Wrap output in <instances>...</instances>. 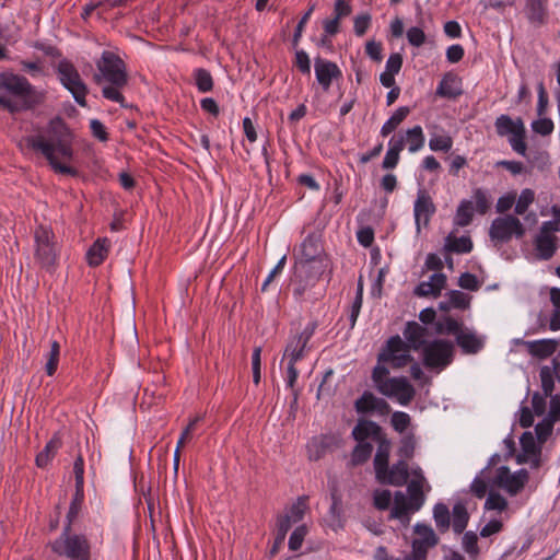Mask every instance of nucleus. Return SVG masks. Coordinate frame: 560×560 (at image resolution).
Here are the masks:
<instances>
[{
    "mask_svg": "<svg viewBox=\"0 0 560 560\" xmlns=\"http://www.w3.org/2000/svg\"><path fill=\"white\" fill-rule=\"evenodd\" d=\"M323 253L322 234L318 231H314L301 243L299 261L322 262Z\"/></svg>",
    "mask_w": 560,
    "mask_h": 560,
    "instance_id": "obj_13",
    "label": "nucleus"
},
{
    "mask_svg": "<svg viewBox=\"0 0 560 560\" xmlns=\"http://www.w3.org/2000/svg\"><path fill=\"white\" fill-rule=\"evenodd\" d=\"M195 84L199 92L207 93L213 89V78L207 69L197 68L194 70Z\"/></svg>",
    "mask_w": 560,
    "mask_h": 560,
    "instance_id": "obj_40",
    "label": "nucleus"
},
{
    "mask_svg": "<svg viewBox=\"0 0 560 560\" xmlns=\"http://www.w3.org/2000/svg\"><path fill=\"white\" fill-rule=\"evenodd\" d=\"M462 94L460 79L452 72L445 73L436 88L435 95L443 98L456 100Z\"/></svg>",
    "mask_w": 560,
    "mask_h": 560,
    "instance_id": "obj_17",
    "label": "nucleus"
},
{
    "mask_svg": "<svg viewBox=\"0 0 560 560\" xmlns=\"http://www.w3.org/2000/svg\"><path fill=\"white\" fill-rule=\"evenodd\" d=\"M433 518L440 533H445L451 526L450 511L446 504L439 502L433 508Z\"/></svg>",
    "mask_w": 560,
    "mask_h": 560,
    "instance_id": "obj_38",
    "label": "nucleus"
},
{
    "mask_svg": "<svg viewBox=\"0 0 560 560\" xmlns=\"http://www.w3.org/2000/svg\"><path fill=\"white\" fill-rule=\"evenodd\" d=\"M335 444V438L331 435L322 434L314 436L307 444V457L312 462H317L323 458L327 452Z\"/></svg>",
    "mask_w": 560,
    "mask_h": 560,
    "instance_id": "obj_22",
    "label": "nucleus"
},
{
    "mask_svg": "<svg viewBox=\"0 0 560 560\" xmlns=\"http://www.w3.org/2000/svg\"><path fill=\"white\" fill-rule=\"evenodd\" d=\"M293 524L294 523L285 514H280L277 516L276 535L278 542H284L287 534Z\"/></svg>",
    "mask_w": 560,
    "mask_h": 560,
    "instance_id": "obj_55",
    "label": "nucleus"
},
{
    "mask_svg": "<svg viewBox=\"0 0 560 560\" xmlns=\"http://www.w3.org/2000/svg\"><path fill=\"white\" fill-rule=\"evenodd\" d=\"M351 435L357 442H365L369 438L378 441L386 434L378 423L372 420H360L353 428Z\"/></svg>",
    "mask_w": 560,
    "mask_h": 560,
    "instance_id": "obj_19",
    "label": "nucleus"
},
{
    "mask_svg": "<svg viewBox=\"0 0 560 560\" xmlns=\"http://www.w3.org/2000/svg\"><path fill=\"white\" fill-rule=\"evenodd\" d=\"M524 234L525 229L522 222L520 219L511 214L495 218L489 229V236L491 241L500 244L508 243L511 241L513 235L521 238Z\"/></svg>",
    "mask_w": 560,
    "mask_h": 560,
    "instance_id": "obj_9",
    "label": "nucleus"
},
{
    "mask_svg": "<svg viewBox=\"0 0 560 560\" xmlns=\"http://www.w3.org/2000/svg\"><path fill=\"white\" fill-rule=\"evenodd\" d=\"M363 303V280L362 277L359 278L358 288L355 292L354 300L351 304L350 314H349V323L350 328L352 329L355 326L357 319L359 317L361 307Z\"/></svg>",
    "mask_w": 560,
    "mask_h": 560,
    "instance_id": "obj_41",
    "label": "nucleus"
},
{
    "mask_svg": "<svg viewBox=\"0 0 560 560\" xmlns=\"http://www.w3.org/2000/svg\"><path fill=\"white\" fill-rule=\"evenodd\" d=\"M316 80L324 92H328L334 80L342 78V72L334 61L317 57L314 63Z\"/></svg>",
    "mask_w": 560,
    "mask_h": 560,
    "instance_id": "obj_12",
    "label": "nucleus"
},
{
    "mask_svg": "<svg viewBox=\"0 0 560 560\" xmlns=\"http://www.w3.org/2000/svg\"><path fill=\"white\" fill-rule=\"evenodd\" d=\"M537 257L541 260H549L558 249L557 237L555 235L538 234L534 241Z\"/></svg>",
    "mask_w": 560,
    "mask_h": 560,
    "instance_id": "obj_26",
    "label": "nucleus"
},
{
    "mask_svg": "<svg viewBox=\"0 0 560 560\" xmlns=\"http://www.w3.org/2000/svg\"><path fill=\"white\" fill-rule=\"evenodd\" d=\"M406 143L408 144V150L411 153H415L423 148L424 145V135L421 126L417 125L406 131L405 136Z\"/></svg>",
    "mask_w": 560,
    "mask_h": 560,
    "instance_id": "obj_37",
    "label": "nucleus"
},
{
    "mask_svg": "<svg viewBox=\"0 0 560 560\" xmlns=\"http://www.w3.org/2000/svg\"><path fill=\"white\" fill-rule=\"evenodd\" d=\"M382 479H377V481L382 485H392L396 487L404 486L409 477L408 464L404 459H399L390 468H387V471L381 476Z\"/></svg>",
    "mask_w": 560,
    "mask_h": 560,
    "instance_id": "obj_18",
    "label": "nucleus"
},
{
    "mask_svg": "<svg viewBox=\"0 0 560 560\" xmlns=\"http://www.w3.org/2000/svg\"><path fill=\"white\" fill-rule=\"evenodd\" d=\"M453 147V139L448 135H433L429 141L432 151L448 152Z\"/></svg>",
    "mask_w": 560,
    "mask_h": 560,
    "instance_id": "obj_51",
    "label": "nucleus"
},
{
    "mask_svg": "<svg viewBox=\"0 0 560 560\" xmlns=\"http://www.w3.org/2000/svg\"><path fill=\"white\" fill-rule=\"evenodd\" d=\"M524 13L530 25L541 27L548 22V0H525Z\"/></svg>",
    "mask_w": 560,
    "mask_h": 560,
    "instance_id": "obj_15",
    "label": "nucleus"
},
{
    "mask_svg": "<svg viewBox=\"0 0 560 560\" xmlns=\"http://www.w3.org/2000/svg\"><path fill=\"white\" fill-rule=\"evenodd\" d=\"M553 128L555 125L550 118L542 117L532 122L533 131L544 137L551 135Z\"/></svg>",
    "mask_w": 560,
    "mask_h": 560,
    "instance_id": "obj_61",
    "label": "nucleus"
},
{
    "mask_svg": "<svg viewBox=\"0 0 560 560\" xmlns=\"http://www.w3.org/2000/svg\"><path fill=\"white\" fill-rule=\"evenodd\" d=\"M541 388L545 396H551L555 388L553 374L549 366H542L539 372Z\"/></svg>",
    "mask_w": 560,
    "mask_h": 560,
    "instance_id": "obj_58",
    "label": "nucleus"
},
{
    "mask_svg": "<svg viewBox=\"0 0 560 560\" xmlns=\"http://www.w3.org/2000/svg\"><path fill=\"white\" fill-rule=\"evenodd\" d=\"M377 397L365 390L363 394L355 400L354 408L359 413H371L374 412V406Z\"/></svg>",
    "mask_w": 560,
    "mask_h": 560,
    "instance_id": "obj_45",
    "label": "nucleus"
},
{
    "mask_svg": "<svg viewBox=\"0 0 560 560\" xmlns=\"http://www.w3.org/2000/svg\"><path fill=\"white\" fill-rule=\"evenodd\" d=\"M447 296L454 308L466 310L470 305L471 298L459 290H451Z\"/></svg>",
    "mask_w": 560,
    "mask_h": 560,
    "instance_id": "obj_56",
    "label": "nucleus"
},
{
    "mask_svg": "<svg viewBox=\"0 0 560 560\" xmlns=\"http://www.w3.org/2000/svg\"><path fill=\"white\" fill-rule=\"evenodd\" d=\"M421 350L422 363L429 370L441 372L454 361L455 347L450 340L434 339Z\"/></svg>",
    "mask_w": 560,
    "mask_h": 560,
    "instance_id": "obj_5",
    "label": "nucleus"
},
{
    "mask_svg": "<svg viewBox=\"0 0 560 560\" xmlns=\"http://www.w3.org/2000/svg\"><path fill=\"white\" fill-rule=\"evenodd\" d=\"M413 533L416 538L412 540V559L406 557L405 560H425L429 549L439 544V537L431 526L423 523H417Z\"/></svg>",
    "mask_w": 560,
    "mask_h": 560,
    "instance_id": "obj_10",
    "label": "nucleus"
},
{
    "mask_svg": "<svg viewBox=\"0 0 560 560\" xmlns=\"http://www.w3.org/2000/svg\"><path fill=\"white\" fill-rule=\"evenodd\" d=\"M416 450V440L412 434H408L401 438L400 445L398 447V456L400 459H404L407 462V459H410L413 457Z\"/></svg>",
    "mask_w": 560,
    "mask_h": 560,
    "instance_id": "obj_50",
    "label": "nucleus"
},
{
    "mask_svg": "<svg viewBox=\"0 0 560 560\" xmlns=\"http://www.w3.org/2000/svg\"><path fill=\"white\" fill-rule=\"evenodd\" d=\"M373 452V445L370 442H358L351 452L350 464L352 467L366 463Z\"/></svg>",
    "mask_w": 560,
    "mask_h": 560,
    "instance_id": "obj_35",
    "label": "nucleus"
},
{
    "mask_svg": "<svg viewBox=\"0 0 560 560\" xmlns=\"http://www.w3.org/2000/svg\"><path fill=\"white\" fill-rule=\"evenodd\" d=\"M456 343L465 354H476L485 347V340L467 328L457 334Z\"/></svg>",
    "mask_w": 560,
    "mask_h": 560,
    "instance_id": "obj_20",
    "label": "nucleus"
},
{
    "mask_svg": "<svg viewBox=\"0 0 560 560\" xmlns=\"http://www.w3.org/2000/svg\"><path fill=\"white\" fill-rule=\"evenodd\" d=\"M408 43L411 46L420 47L425 43L427 36L422 28L418 26L410 27L406 33Z\"/></svg>",
    "mask_w": 560,
    "mask_h": 560,
    "instance_id": "obj_64",
    "label": "nucleus"
},
{
    "mask_svg": "<svg viewBox=\"0 0 560 560\" xmlns=\"http://www.w3.org/2000/svg\"><path fill=\"white\" fill-rule=\"evenodd\" d=\"M534 199L535 194L532 189H523L515 205V213L520 215L524 214L528 207L533 203Z\"/></svg>",
    "mask_w": 560,
    "mask_h": 560,
    "instance_id": "obj_54",
    "label": "nucleus"
},
{
    "mask_svg": "<svg viewBox=\"0 0 560 560\" xmlns=\"http://www.w3.org/2000/svg\"><path fill=\"white\" fill-rule=\"evenodd\" d=\"M0 89L5 90L16 100L0 95V107L11 115L32 110L45 100V93L38 91L24 75L12 71L0 73Z\"/></svg>",
    "mask_w": 560,
    "mask_h": 560,
    "instance_id": "obj_2",
    "label": "nucleus"
},
{
    "mask_svg": "<svg viewBox=\"0 0 560 560\" xmlns=\"http://www.w3.org/2000/svg\"><path fill=\"white\" fill-rule=\"evenodd\" d=\"M36 264L47 272L52 273L57 267L58 253L52 230L39 225L34 232Z\"/></svg>",
    "mask_w": 560,
    "mask_h": 560,
    "instance_id": "obj_3",
    "label": "nucleus"
},
{
    "mask_svg": "<svg viewBox=\"0 0 560 560\" xmlns=\"http://www.w3.org/2000/svg\"><path fill=\"white\" fill-rule=\"evenodd\" d=\"M555 422L545 418L540 422H538L535 427V433L539 444H544L549 436L552 434Z\"/></svg>",
    "mask_w": 560,
    "mask_h": 560,
    "instance_id": "obj_57",
    "label": "nucleus"
},
{
    "mask_svg": "<svg viewBox=\"0 0 560 560\" xmlns=\"http://www.w3.org/2000/svg\"><path fill=\"white\" fill-rule=\"evenodd\" d=\"M52 550L58 556H63L72 560H89L91 556V545L83 534H73L66 532V526L58 539L52 544Z\"/></svg>",
    "mask_w": 560,
    "mask_h": 560,
    "instance_id": "obj_4",
    "label": "nucleus"
},
{
    "mask_svg": "<svg viewBox=\"0 0 560 560\" xmlns=\"http://www.w3.org/2000/svg\"><path fill=\"white\" fill-rule=\"evenodd\" d=\"M108 254L107 240H96L86 253V261L91 267H97L106 259Z\"/></svg>",
    "mask_w": 560,
    "mask_h": 560,
    "instance_id": "obj_31",
    "label": "nucleus"
},
{
    "mask_svg": "<svg viewBox=\"0 0 560 560\" xmlns=\"http://www.w3.org/2000/svg\"><path fill=\"white\" fill-rule=\"evenodd\" d=\"M323 271V261H296L294 273L296 278H303L304 280L315 284Z\"/></svg>",
    "mask_w": 560,
    "mask_h": 560,
    "instance_id": "obj_27",
    "label": "nucleus"
},
{
    "mask_svg": "<svg viewBox=\"0 0 560 560\" xmlns=\"http://www.w3.org/2000/svg\"><path fill=\"white\" fill-rule=\"evenodd\" d=\"M59 357H60V345L57 340H54L50 343V350H49L47 362L45 365V371L48 376H52L56 373V371L58 369Z\"/></svg>",
    "mask_w": 560,
    "mask_h": 560,
    "instance_id": "obj_48",
    "label": "nucleus"
},
{
    "mask_svg": "<svg viewBox=\"0 0 560 560\" xmlns=\"http://www.w3.org/2000/svg\"><path fill=\"white\" fill-rule=\"evenodd\" d=\"M47 136L34 135L25 138L26 147L36 153L42 154L48 162L51 170L57 174L75 177L79 171L62 161L73 159V135L60 116L51 118L46 128Z\"/></svg>",
    "mask_w": 560,
    "mask_h": 560,
    "instance_id": "obj_1",
    "label": "nucleus"
},
{
    "mask_svg": "<svg viewBox=\"0 0 560 560\" xmlns=\"http://www.w3.org/2000/svg\"><path fill=\"white\" fill-rule=\"evenodd\" d=\"M371 15L369 13H363L360 15H357L353 21V31L354 34L359 37H362L365 35L366 31L369 30L371 25Z\"/></svg>",
    "mask_w": 560,
    "mask_h": 560,
    "instance_id": "obj_62",
    "label": "nucleus"
},
{
    "mask_svg": "<svg viewBox=\"0 0 560 560\" xmlns=\"http://www.w3.org/2000/svg\"><path fill=\"white\" fill-rule=\"evenodd\" d=\"M413 475L416 476V478L412 479L407 486V498L411 500L413 511H419L425 501V495L422 490L424 477L420 468L415 470Z\"/></svg>",
    "mask_w": 560,
    "mask_h": 560,
    "instance_id": "obj_23",
    "label": "nucleus"
},
{
    "mask_svg": "<svg viewBox=\"0 0 560 560\" xmlns=\"http://www.w3.org/2000/svg\"><path fill=\"white\" fill-rule=\"evenodd\" d=\"M390 424L398 433H404L411 424V418L407 412L394 411L390 418Z\"/></svg>",
    "mask_w": 560,
    "mask_h": 560,
    "instance_id": "obj_53",
    "label": "nucleus"
},
{
    "mask_svg": "<svg viewBox=\"0 0 560 560\" xmlns=\"http://www.w3.org/2000/svg\"><path fill=\"white\" fill-rule=\"evenodd\" d=\"M474 207L470 200H462L456 210V224L467 226L472 221Z\"/></svg>",
    "mask_w": 560,
    "mask_h": 560,
    "instance_id": "obj_43",
    "label": "nucleus"
},
{
    "mask_svg": "<svg viewBox=\"0 0 560 560\" xmlns=\"http://www.w3.org/2000/svg\"><path fill=\"white\" fill-rule=\"evenodd\" d=\"M469 514L464 503L457 502L453 506V530L456 534H462L467 527Z\"/></svg>",
    "mask_w": 560,
    "mask_h": 560,
    "instance_id": "obj_36",
    "label": "nucleus"
},
{
    "mask_svg": "<svg viewBox=\"0 0 560 560\" xmlns=\"http://www.w3.org/2000/svg\"><path fill=\"white\" fill-rule=\"evenodd\" d=\"M509 143L511 148L520 155L525 156L527 152L526 144V129L523 125L518 126V129L509 136Z\"/></svg>",
    "mask_w": 560,
    "mask_h": 560,
    "instance_id": "obj_39",
    "label": "nucleus"
},
{
    "mask_svg": "<svg viewBox=\"0 0 560 560\" xmlns=\"http://www.w3.org/2000/svg\"><path fill=\"white\" fill-rule=\"evenodd\" d=\"M524 121L521 117L512 119L509 115L502 114L497 117L494 121L495 132L500 137H506L512 135L518 129V126H523Z\"/></svg>",
    "mask_w": 560,
    "mask_h": 560,
    "instance_id": "obj_32",
    "label": "nucleus"
},
{
    "mask_svg": "<svg viewBox=\"0 0 560 560\" xmlns=\"http://www.w3.org/2000/svg\"><path fill=\"white\" fill-rule=\"evenodd\" d=\"M532 544H533L532 537H525L523 539H518L510 548L504 550V552L502 553V558L522 557L524 555V552L530 548Z\"/></svg>",
    "mask_w": 560,
    "mask_h": 560,
    "instance_id": "obj_49",
    "label": "nucleus"
},
{
    "mask_svg": "<svg viewBox=\"0 0 560 560\" xmlns=\"http://www.w3.org/2000/svg\"><path fill=\"white\" fill-rule=\"evenodd\" d=\"M410 108L408 106L398 107L393 115L383 124L381 128V135L383 137H387L392 133L410 114Z\"/></svg>",
    "mask_w": 560,
    "mask_h": 560,
    "instance_id": "obj_34",
    "label": "nucleus"
},
{
    "mask_svg": "<svg viewBox=\"0 0 560 560\" xmlns=\"http://www.w3.org/2000/svg\"><path fill=\"white\" fill-rule=\"evenodd\" d=\"M528 479L529 474L525 468L512 474L508 466H501L497 470L494 482L506 490L509 494L516 495L524 489Z\"/></svg>",
    "mask_w": 560,
    "mask_h": 560,
    "instance_id": "obj_11",
    "label": "nucleus"
},
{
    "mask_svg": "<svg viewBox=\"0 0 560 560\" xmlns=\"http://www.w3.org/2000/svg\"><path fill=\"white\" fill-rule=\"evenodd\" d=\"M392 502V493L387 489L376 490L373 495V504L380 511H385Z\"/></svg>",
    "mask_w": 560,
    "mask_h": 560,
    "instance_id": "obj_59",
    "label": "nucleus"
},
{
    "mask_svg": "<svg viewBox=\"0 0 560 560\" xmlns=\"http://www.w3.org/2000/svg\"><path fill=\"white\" fill-rule=\"evenodd\" d=\"M435 205L425 189H419L417 192V199L413 206V214L418 230L422 223L427 226L430 222L431 217L435 213Z\"/></svg>",
    "mask_w": 560,
    "mask_h": 560,
    "instance_id": "obj_14",
    "label": "nucleus"
},
{
    "mask_svg": "<svg viewBox=\"0 0 560 560\" xmlns=\"http://www.w3.org/2000/svg\"><path fill=\"white\" fill-rule=\"evenodd\" d=\"M415 387L405 377L399 386V389H397V393L393 396V398H396L400 405L407 406L415 398Z\"/></svg>",
    "mask_w": 560,
    "mask_h": 560,
    "instance_id": "obj_47",
    "label": "nucleus"
},
{
    "mask_svg": "<svg viewBox=\"0 0 560 560\" xmlns=\"http://www.w3.org/2000/svg\"><path fill=\"white\" fill-rule=\"evenodd\" d=\"M472 241L469 236L455 237L450 234L445 238L443 250L447 254H468L472 250Z\"/></svg>",
    "mask_w": 560,
    "mask_h": 560,
    "instance_id": "obj_30",
    "label": "nucleus"
},
{
    "mask_svg": "<svg viewBox=\"0 0 560 560\" xmlns=\"http://www.w3.org/2000/svg\"><path fill=\"white\" fill-rule=\"evenodd\" d=\"M307 497H299L298 500L285 511V515L295 524L303 520L307 510Z\"/></svg>",
    "mask_w": 560,
    "mask_h": 560,
    "instance_id": "obj_42",
    "label": "nucleus"
},
{
    "mask_svg": "<svg viewBox=\"0 0 560 560\" xmlns=\"http://www.w3.org/2000/svg\"><path fill=\"white\" fill-rule=\"evenodd\" d=\"M378 447L374 457V470L376 479H382L381 476L387 471L388 460L390 454V441L384 435L381 440L376 441Z\"/></svg>",
    "mask_w": 560,
    "mask_h": 560,
    "instance_id": "obj_25",
    "label": "nucleus"
},
{
    "mask_svg": "<svg viewBox=\"0 0 560 560\" xmlns=\"http://www.w3.org/2000/svg\"><path fill=\"white\" fill-rule=\"evenodd\" d=\"M84 503V487H75L73 497L71 499L68 513L66 515V521L63 526H66V532L72 530V525L79 517L82 506Z\"/></svg>",
    "mask_w": 560,
    "mask_h": 560,
    "instance_id": "obj_28",
    "label": "nucleus"
},
{
    "mask_svg": "<svg viewBox=\"0 0 560 560\" xmlns=\"http://www.w3.org/2000/svg\"><path fill=\"white\" fill-rule=\"evenodd\" d=\"M62 441L58 434H55L45 445L44 450L36 455L35 463L39 468H45L51 462L61 447Z\"/></svg>",
    "mask_w": 560,
    "mask_h": 560,
    "instance_id": "obj_29",
    "label": "nucleus"
},
{
    "mask_svg": "<svg viewBox=\"0 0 560 560\" xmlns=\"http://www.w3.org/2000/svg\"><path fill=\"white\" fill-rule=\"evenodd\" d=\"M407 346L399 335L389 337L377 354V362L389 363L393 369L407 366L413 362V357Z\"/></svg>",
    "mask_w": 560,
    "mask_h": 560,
    "instance_id": "obj_7",
    "label": "nucleus"
},
{
    "mask_svg": "<svg viewBox=\"0 0 560 560\" xmlns=\"http://www.w3.org/2000/svg\"><path fill=\"white\" fill-rule=\"evenodd\" d=\"M56 72L62 86L72 94L80 106L85 107L89 90L74 65L63 59L58 62Z\"/></svg>",
    "mask_w": 560,
    "mask_h": 560,
    "instance_id": "obj_6",
    "label": "nucleus"
},
{
    "mask_svg": "<svg viewBox=\"0 0 560 560\" xmlns=\"http://www.w3.org/2000/svg\"><path fill=\"white\" fill-rule=\"evenodd\" d=\"M411 500L408 499L401 491H396L394 494V504L390 510V518L399 520L404 525L410 522V513H415Z\"/></svg>",
    "mask_w": 560,
    "mask_h": 560,
    "instance_id": "obj_21",
    "label": "nucleus"
},
{
    "mask_svg": "<svg viewBox=\"0 0 560 560\" xmlns=\"http://www.w3.org/2000/svg\"><path fill=\"white\" fill-rule=\"evenodd\" d=\"M434 328L438 335H454L456 338L457 334L463 330V323L452 316L444 315L435 322Z\"/></svg>",
    "mask_w": 560,
    "mask_h": 560,
    "instance_id": "obj_33",
    "label": "nucleus"
},
{
    "mask_svg": "<svg viewBox=\"0 0 560 560\" xmlns=\"http://www.w3.org/2000/svg\"><path fill=\"white\" fill-rule=\"evenodd\" d=\"M508 508V501L506 499L501 495L500 493L498 492H490L487 500H486V503H485V509L486 510H498V511H503Z\"/></svg>",
    "mask_w": 560,
    "mask_h": 560,
    "instance_id": "obj_60",
    "label": "nucleus"
},
{
    "mask_svg": "<svg viewBox=\"0 0 560 560\" xmlns=\"http://www.w3.org/2000/svg\"><path fill=\"white\" fill-rule=\"evenodd\" d=\"M520 443L523 453L529 456H540L541 446L536 443L532 432L525 431L520 438Z\"/></svg>",
    "mask_w": 560,
    "mask_h": 560,
    "instance_id": "obj_46",
    "label": "nucleus"
},
{
    "mask_svg": "<svg viewBox=\"0 0 560 560\" xmlns=\"http://www.w3.org/2000/svg\"><path fill=\"white\" fill-rule=\"evenodd\" d=\"M474 199L476 202V211L480 214H486L490 209L487 192L482 188H477L474 190Z\"/></svg>",
    "mask_w": 560,
    "mask_h": 560,
    "instance_id": "obj_63",
    "label": "nucleus"
},
{
    "mask_svg": "<svg viewBox=\"0 0 560 560\" xmlns=\"http://www.w3.org/2000/svg\"><path fill=\"white\" fill-rule=\"evenodd\" d=\"M428 329L419 323L411 320L407 322L402 335L406 339L407 348L410 350H421L429 341L425 340Z\"/></svg>",
    "mask_w": 560,
    "mask_h": 560,
    "instance_id": "obj_16",
    "label": "nucleus"
},
{
    "mask_svg": "<svg viewBox=\"0 0 560 560\" xmlns=\"http://www.w3.org/2000/svg\"><path fill=\"white\" fill-rule=\"evenodd\" d=\"M528 353L537 359L544 360L552 355L559 342L556 339H540L525 342Z\"/></svg>",
    "mask_w": 560,
    "mask_h": 560,
    "instance_id": "obj_24",
    "label": "nucleus"
},
{
    "mask_svg": "<svg viewBox=\"0 0 560 560\" xmlns=\"http://www.w3.org/2000/svg\"><path fill=\"white\" fill-rule=\"evenodd\" d=\"M404 378V376L389 377L386 381L382 382V384H380L376 389L382 395L393 398V396L397 393V389H399V386Z\"/></svg>",
    "mask_w": 560,
    "mask_h": 560,
    "instance_id": "obj_52",
    "label": "nucleus"
},
{
    "mask_svg": "<svg viewBox=\"0 0 560 560\" xmlns=\"http://www.w3.org/2000/svg\"><path fill=\"white\" fill-rule=\"evenodd\" d=\"M97 68L104 79L117 88H124L128 83V74L124 60L112 51H103Z\"/></svg>",
    "mask_w": 560,
    "mask_h": 560,
    "instance_id": "obj_8",
    "label": "nucleus"
},
{
    "mask_svg": "<svg viewBox=\"0 0 560 560\" xmlns=\"http://www.w3.org/2000/svg\"><path fill=\"white\" fill-rule=\"evenodd\" d=\"M306 345L293 337L287 345L284 357L289 358V362H298L303 359Z\"/></svg>",
    "mask_w": 560,
    "mask_h": 560,
    "instance_id": "obj_44",
    "label": "nucleus"
}]
</instances>
